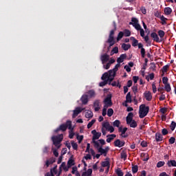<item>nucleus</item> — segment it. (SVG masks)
I'll return each mask as SVG.
<instances>
[{"instance_id": "nucleus-36", "label": "nucleus", "mask_w": 176, "mask_h": 176, "mask_svg": "<svg viewBox=\"0 0 176 176\" xmlns=\"http://www.w3.org/2000/svg\"><path fill=\"white\" fill-rule=\"evenodd\" d=\"M108 78H109L108 72H104L102 74L101 79H102V80H107V79H108Z\"/></svg>"}, {"instance_id": "nucleus-62", "label": "nucleus", "mask_w": 176, "mask_h": 176, "mask_svg": "<svg viewBox=\"0 0 176 176\" xmlns=\"http://www.w3.org/2000/svg\"><path fill=\"white\" fill-rule=\"evenodd\" d=\"M160 20L162 21L164 23L163 24H166V21L167 20V18L164 17V16L162 15L160 17Z\"/></svg>"}, {"instance_id": "nucleus-51", "label": "nucleus", "mask_w": 176, "mask_h": 176, "mask_svg": "<svg viewBox=\"0 0 176 176\" xmlns=\"http://www.w3.org/2000/svg\"><path fill=\"white\" fill-rule=\"evenodd\" d=\"M110 85H111V86H113V87H121L120 84H119V82H117L116 81H113L112 83H111Z\"/></svg>"}, {"instance_id": "nucleus-1", "label": "nucleus", "mask_w": 176, "mask_h": 176, "mask_svg": "<svg viewBox=\"0 0 176 176\" xmlns=\"http://www.w3.org/2000/svg\"><path fill=\"white\" fill-rule=\"evenodd\" d=\"M74 131V127H72V121L67 120L65 124H62L58 128L54 130V133H58V131H67V129Z\"/></svg>"}, {"instance_id": "nucleus-9", "label": "nucleus", "mask_w": 176, "mask_h": 176, "mask_svg": "<svg viewBox=\"0 0 176 176\" xmlns=\"http://www.w3.org/2000/svg\"><path fill=\"white\" fill-rule=\"evenodd\" d=\"M138 49H140V54L142 58H145V54L146 52L145 51V48H144V45L141 43H138Z\"/></svg>"}, {"instance_id": "nucleus-58", "label": "nucleus", "mask_w": 176, "mask_h": 176, "mask_svg": "<svg viewBox=\"0 0 176 176\" xmlns=\"http://www.w3.org/2000/svg\"><path fill=\"white\" fill-rule=\"evenodd\" d=\"M133 27L134 28H135V30H137V31H140V30H142V28H141V25H140V23L135 25Z\"/></svg>"}, {"instance_id": "nucleus-16", "label": "nucleus", "mask_w": 176, "mask_h": 176, "mask_svg": "<svg viewBox=\"0 0 176 176\" xmlns=\"http://www.w3.org/2000/svg\"><path fill=\"white\" fill-rule=\"evenodd\" d=\"M81 112L82 110H80V107H76V109L73 111V119H75V118H76V116H78V115H79V113H80Z\"/></svg>"}, {"instance_id": "nucleus-55", "label": "nucleus", "mask_w": 176, "mask_h": 176, "mask_svg": "<svg viewBox=\"0 0 176 176\" xmlns=\"http://www.w3.org/2000/svg\"><path fill=\"white\" fill-rule=\"evenodd\" d=\"M150 69H152V71H156V65L155 64V63H151Z\"/></svg>"}, {"instance_id": "nucleus-34", "label": "nucleus", "mask_w": 176, "mask_h": 176, "mask_svg": "<svg viewBox=\"0 0 176 176\" xmlns=\"http://www.w3.org/2000/svg\"><path fill=\"white\" fill-rule=\"evenodd\" d=\"M107 73L109 74V76H111V77L116 76V72H115L113 69H110Z\"/></svg>"}, {"instance_id": "nucleus-47", "label": "nucleus", "mask_w": 176, "mask_h": 176, "mask_svg": "<svg viewBox=\"0 0 176 176\" xmlns=\"http://www.w3.org/2000/svg\"><path fill=\"white\" fill-rule=\"evenodd\" d=\"M112 115H113V109H109L107 110V116H109V118H111V116H112Z\"/></svg>"}, {"instance_id": "nucleus-10", "label": "nucleus", "mask_w": 176, "mask_h": 176, "mask_svg": "<svg viewBox=\"0 0 176 176\" xmlns=\"http://www.w3.org/2000/svg\"><path fill=\"white\" fill-rule=\"evenodd\" d=\"M151 37L153 38L154 42H157V43H160V42H162V40H160V38H159V36L156 32H152L151 34Z\"/></svg>"}, {"instance_id": "nucleus-15", "label": "nucleus", "mask_w": 176, "mask_h": 176, "mask_svg": "<svg viewBox=\"0 0 176 176\" xmlns=\"http://www.w3.org/2000/svg\"><path fill=\"white\" fill-rule=\"evenodd\" d=\"M126 57H127V55L126 54H121L120 56V57L118 58L117 63L118 64H120V63H123L124 61V60H126Z\"/></svg>"}, {"instance_id": "nucleus-42", "label": "nucleus", "mask_w": 176, "mask_h": 176, "mask_svg": "<svg viewBox=\"0 0 176 176\" xmlns=\"http://www.w3.org/2000/svg\"><path fill=\"white\" fill-rule=\"evenodd\" d=\"M113 126L114 127H119V126H120V121L119 120H116L113 122Z\"/></svg>"}, {"instance_id": "nucleus-43", "label": "nucleus", "mask_w": 176, "mask_h": 176, "mask_svg": "<svg viewBox=\"0 0 176 176\" xmlns=\"http://www.w3.org/2000/svg\"><path fill=\"white\" fill-rule=\"evenodd\" d=\"M94 123H96V119L91 120V121L89 122L87 124V129H90L91 127H92V126H93V124H94Z\"/></svg>"}, {"instance_id": "nucleus-39", "label": "nucleus", "mask_w": 176, "mask_h": 176, "mask_svg": "<svg viewBox=\"0 0 176 176\" xmlns=\"http://www.w3.org/2000/svg\"><path fill=\"white\" fill-rule=\"evenodd\" d=\"M72 146L74 151H78V143H76L74 140L72 141Z\"/></svg>"}, {"instance_id": "nucleus-27", "label": "nucleus", "mask_w": 176, "mask_h": 176, "mask_svg": "<svg viewBox=\"0 0 176 176\" xmlns=\"http://www.w3.org/2000/svg\"><path fill=\"white\" fill-rule=\"evenodd\" d=\"M172 12L173 10H171V8L170 7H166L164 8V13L166 16H169V14L172 13Z\"/></svg>"}, {"instance_id": "nucleus-56", "label": "nucleus", "mask_w": 176, "mask_h": 176, "mask_svg": "<svg viewBox=\"0 0 176 176\" xmlns=\"http://www.w3.org/2000/svg\"><path fill=\"white\" fill-rule=\"evenodd\" d=\"M113 79H115V76H113V77L109 76V78L106 80H107V83L109 82V85H111Z\"/></svg>"}, {"instance_id": "nucleus-25", "label": "nucleus", "mask_w": 176, "mask_h": 176, "mask_svg": "<svg viewBox=\"0 0 176 176\" xmlns=\"http://www.w3.org/2000/svg\"><path fill=\"white\" fill-rule=\"evenodd\" d=\"M131 41H132V46L133 47H135V46H138V40L135 38V37H131Z\"/></svg>"}, {"instance_id": "nucleus-46", "label": "nucleus", "mask_w": 176, "mask_h": 176, "mask_svg": "<svg viewBox=\"0 0 176 176\" xmlns=\"http://www.w3.org/2000/svg\"><path fill=\"white\" fill-rule=\"evenodd\" d=\"M59 168H63V170L65 171H68V168H67V166L65 165V162H63L60 164V166L59 167Z\"/></svg>"}, {"instance_id": "nucleus-41", "label": "nucleus", "mask_w": 176, "mask_h": 176, "mask_svg": "<svg viewBox=\"0 0 176 176\" xmlns=\"http://www.w3.org/2000/svg\"><path fill=\"white\" fill-rule=\"evenodd\" d=\"M175 127H176V122L174 121H172L170 126V129L172 131H174V130H175Z\"/></svg>"}, {"instance_id": "nucleus-12", "label": "nucleus", "mask_w": 176, "mask_h": 176, "mask_svg": "<svg viewBox=\"0 0 176 176\" xmlns=\"http://www.w3.org/2000/svg\"><path fill=\"white\" fill-rule=\"evenodd\" d=\"M126 142L124 141H120V140L117 139L114 142V146H117L118 148H122V146H124Z\"/></svg>"}, {"instance_id": "nucleus-31", "label": "nucleus", "mask_w": 176, "mask_h": 176, "mask_svg": "<svg viewBox=\"0 0 176 176\" xmlns=\"http://www.w3.org/2000/svg\"><path fill=\"white\" fill-rule=\"evenodd\" d=\"M87 94L90 98L96 96V92L93 89L88 91Z\"/></svg>"}, {"instance_id": "nucleus-2", "label": "nucleus", "mask_w": 176, "mask_h": 176, "mask_svg": "<svg viewBox=\"0 0 176 176\" xmlns=\"http://www.w3.org/2000/svg\"><path fill=\"white\" fill-rule=\"evenodd\" d=\"M134 117V113L132 112H130L128 113V116L126 118V124H129L130 127L132 129H135L138 124H137V121H135L133 120V118Z\"/></svg>"}, {"instance_id": "nucleus-19", "label": "nucleus", "mask_w": 176, "mask_h": 176, "mask_svg": "<svg viewBox=\"0 0 176 176\" xmlns=\"http://www.w3.org/2000/svg\"><path fill=\"white\" fill-rule=\"evenodd\" d=\"M157 34L160 36V41H162V42H163V41H164V35H166V32H164V31L163 30H158Z\"/></svg>"}, {"instance_id": "nucleus-54", "label": "nucleus", "mask_w": 176, "mask_h": 176, "mask_svg": "<svg viewBox=\"0 0 176 176\" xmlns=\"http://www.w3.org/2000/svg\"><path fill=\"white\" fill-rule=\"evenodd\" d=\"M152 89H153V92L155 94L156 93V91H157V89L156 88V83L153 82Z\"/></svg>"}, {"instance_id": "nucleus-24", "label": "nucleus", "mask_w": 176, "mask_h": 176, "mask_svg": "<svg viewBox=\"0 0 176 176\" xmlns=\"http://www.w3.org/2000/svg\"><path fill=\"white\" fill-rule=\"evenodd\" d=\"M108 43H110V46H113L115 43V38L112 36H109V38L107 40Z\"/></svg>"}, {"instance_id": "nucleus-57", "label": "nucleus", "mask_w": 176, "mask_h": 176, "mask_svg": "<svg viewBox=\"0 0 176 176\" xmlns=\"http://www.w3.org/2000/svg\"><path fill=\"white\" fill-rule=\"evenodd\" d=\"M74 135H75V133H74L72 130H70L69 133V138H70V140H72L74 138Z\"/></svg>"}, {"instance_id": "nucleus-50", "label": "nucleus", "mask_w": 176, "mask_h": 176, "mask_svg": "<svg viewBox=\"0 0 176 176\" xmlns=\"http://www.w3.org/2000/svg\"><path fill=\"white\" fill-rule=\"evenodd\" d=\"M102 167H109V161L102 162Z\"/></svg>"}, {"instance_id": "nucleus-52", "label": "nucleus", "mask_w": 176, "mask_h": 176, "mask_svg": "<svg viewBox=\"0 0 176 176\" xmlns=\"http://www.w3.org/2000/svg\"><path fill=\"white\" fill-rule=\"evenodd\" d=\"M106 85H108V80H104L99 83V86L100 87H104V86H105Z\"/></svg>"}, {"instance_id": "nucleus-29", "label": "nucleus", "mask_w": 176, "mask_h": 176, "mask_svg": "<svg viewBox=\"0 0 176 176\" xmlns=\"http://www.w3.org/2000/svg\"><path fill=\"white\" fill-rule=\"evenodd\" d=\"M130 47H131V45L130 44L122 43V48L123 50L127 51L129 49H130Z\"/></svg>"}, {"instance_id": "nucleus-22", "label": "nucleus", "mask_w": 176, "mask_h": 176, "mask_svg": "<svg viewBox=\"0 0 176 176\" xmlns=\"http://www.w3.org/2000/svg\"><path fill=\"white\" fill-rule=\"evenodd\" d=\"M144 97L146 101H151L152 100V94L149 91L144 93Z\"/></svg>"}, {"instance_id": "nucleus-8", "label": "nucleus", "mask_w": 176, "mask_h": 176, "mask_svg": "<svg viewBox=\"0 0 176 176\" xmlns=\"http://www.w3.org/2000/svg\"><path fill=\"white\" fill-rule=\"evenodd\" d=\"M103 102H104V104L108 105L109 107H111V105H113L112 96L111 95H107V96L104 100Z\"/></svg>"}, {"instance_id": "nucleus-18", "label": "nucleus", "mask_w": 176, "mask_h": 176, "mask_svg": "<svg viewBox=\"0 0 176 176\" xmlns=\"http://www.w3.org/2000/svg\"><path fill=\"white\" fill-rule=\"evenodd\" d=\"M155 140L157 141V142H160L163 141V135H162V133L159 132H157L155 133Z\"/></svg>"}, {"instance_id": "nucleus-3", "label": "nucleus", "mask_w": 176, "mask_h": 176, "mask_svg": "<svg viewBox=\"0 0 176 176\" xmlns=\"http://www.w3.org/2000/svg\"><path fill=\"white\" fill-rule=\"evenodd\" d=\"M91 134H93L92 142L94 148H100V142H98V141H96V140H98L100 137H101V133L97 132V131L94 129L91 131Z\"/></svg>"}, {"instance_id": "nucleus-64", "label": "nucleus", "mask_w": 176, "mask_h": 176, "mask_svg": "<svg viewBox=\"0 0 176 176\" xmlns=\"http://www.w3.org/2000/svg\"><path fill=\"white\" fill-rule=\"evenodd\" d=\"M138 176H146V171L142 170L140 174Z\"/></svg>"}, {"instance_id": "nucleus-28", "label": "nucleus", "mask_w": 176, "mask_h": 176, "mask_svg": "<svg viewBox=\"0 0 176 176\" xmlns=\"http://www.w3.org/2000/svg\"><path fill=\"white\" fill-rule=\"evenodd\" d=\"M93 116H94V114L91 111H89L85 113V118H87V119H91Z\"/></svg>"}, {"instance_id": "nucleus-11", "label": "nucleus", "mask_w": 176, "mask_h": 176, "mask_svg": "<svg viewBox=\"0 0 176 176\" xmlns=\"http://www.w3.org/2000/svg\"><path fill=\"white\" fill-rule=\"evenodd\" d=\"M100 60L102 61V64H105V63H108V61H109V55H108V54H104L101 55Z\"/></svg>"}, {"instance_id": "nucleus-59", "label": "nucleus", "mask_w": 176, "mask_h": 176, "mask_svg": "<svg viewBox=\"0 0 176 176\" xmlns=\"http://www.w3.org/2000/svg\"><path fill=\"white\" fill-rule=\"evenodd\" d=\"M141 146H142V148H146V146H148V142H146V141H142L140 144Z\"/></svg>"}, {"instance_id": "nucleus-7", "label": "nucleus", "mask_w": 176, "mask_h": 176, "mask_svg": "<svg viewBox=\"0 0 176 176\" xmlns=\"http://www.w3.org/2000/svg\"><path fill=\"white\" fill-rule=\"evenodd\" d=\"M127 127L122 128V126H120L118 128V132L121 133L120 135L122 137V138H127V137H129V135L126 133V131H127Z\"/></svg>"}, {"instance_id": "nucleus-33", "label": "nucleus", "mask_w": 176, "mask_h": 176, "mask_svg": "<svg viewBox=\"0 0 176 176\" xmlns=\"http://www.w3.org/2000/svg\"><path fill=\"white\" fill-rule=\"evenodd\" d=\"M164 89H165L166 91H167V93H170V91H171V85H170V83L165 84Z\"/></svg>"}, {"instance_id": "nucleus-35", "label": "nucleus", "mask_w": 176, "mask_h": 176, "mask_svg": "<svg viewBox=\"0 0 176 176\" xmlns=\"http://www.w3.org/2000/svg\"><path fill=\"white\" fill-rule=\"evenodd\" d=\"M123 36H124V33H123V32H120L117 36V41L119 42V41H120Z\"/></svg>"}, {"instance_id": "nucleus-26", "label": "nucleus", "mask_w": 176, "mask_h": 176, "mask_svg": "<svg viewBox=\"0 0 176 176\" xmlns=\"http://www.w3.org/2000/svg\"><path fill=\"white\" fill-rule=\"evenodd\" d=\"M138 23V19L137 18L133 17L131 19V22H129V25H133V27H134Z\"/></svg>"}, {"instance_id": "nucleus-17", "label": "nucleus", "mask_w": 176, "mask_h": 176, "mask_svg": "<svg viewBox=\"0 0 176 176\" xmlns=\"http://www.w3.org/2000/svg\"><path fill=\"white\" fill-rule=\"evenodd\" d=\"M116 138V134H111V135H107V142L109 143L113 141Z\"/></svg>"}, {"instance_id": "nucleus-60", "label": "nucleus", "mask_w": 176, "mask_h": 176, "mask_svg": "<svg viewBox=\"0 0 176 176\" xmlns=\"http://www.w3.org/2000/svg\"><path fill=\"white\" fill-rule=\"evenodd\" d=\"M175 138L171 137L169 139V144H175Z\"/></svg>"}, {"instance_id": "nucleus-30", "label": "nucleus", "mask_w": 176, "mask_h": 176, "mask_svg": "<svg viewBox=\"0 0 176 176\" xmlns=\"http://www.w3.org/2000/svg\"><path fill=\"white\" fill-rule=\"evenodd\" d=\"M154 78H155V74H153V73H151L148 76H146V79L147 82H149V79L151 80H153Z\"/></svg>"}, {"instance_id": "nucleus-45", "label": "nucleus", "mask_w": 176, "mask_h": 176, "mask_svg": "<svg viewBox=\"0 0 176 176\" xmlns=\"http://www.w3.org/2000/svg\"><path fill=\"white\" fill-rule=\"evenodd\" d=\"M120 157L121 159H124V160H127V154L125 152H122L120 153Z\"/></svg>"}, {"instance_id": "nucleus-63", "label": "nucleus", "mask_w": 176, "mask_h": 176, "mask_svg": "<svg viewBox=\"0 0 176 176\" xmlns=\"http://www.w3.org/2000/svg\"><path fill=\"white\" fill-rule=\"evenodd\" d=\"M108 131H109L110 133H113V131H115V128H113L112 126H109V129H107Z\"/></svg>"}, {"instance_id": "nucleus-23", "label": "nucleus", "mask_w": 176, "mask_h": 176, "mask_svg": "<svg viewBox=\"0 0 176 176\" xmlns=\"http://www.w3.org/2000/svg\"><path fill=\"white\" fill-rule=\"evenodd\" d=\"M73 157H74V155H72L67 162V164L69 167L72 166H75V160H74Z\"/></svg>"}, {"instance_id": "nucleus-14", "label": "nucleus", "mask_w": 176, "mask_h": 176, "mask_svg": "<svg viewBox=\"0 0 176 176\" xmlns=\"http://www.w3.org/2000/svg\"><path fill=\"white\" fill-rule=\"evenodd\" d=\"M80 101L83 105H86L89 102V96L86 94L82 95L80 98Z\"/></svg>"}, {"instance_id": "nucleus-20", "label": "nucleus", "mask_w": 176, "mask_h": 176, "mask_svg": "<svg viewBox=\"0 0 176 176\" xmlns=\"http://www.w3.org/2000/svg\"><path fill=\"white\" fill-rule=\"evenodd\" d=\"M94 107H95V111L96 112H98V111H100V100H95V102H94Z\"/></svg>"}, {"instance_id": "nucleus-49", "label": "nucleus", "mask_w": 176, "mask_h": 176, "mask_svg": "<svg viewBox=\"0 0 176 176\" xmlns=\"http://www.w3.org/2000/svg\"><path fill=\"white\" fill-rule=\"evenodd\" d=\"M111 126V124H109V122H103L102 123V127H104V129H106L107 130H108L109 127Z\"/></svg>"}, {"instance_id": "nucleus-38", "label": "nucleus", "mask_w": 176, "mask_h": 176, "mask_svg": "<svg viewBox=\"0 0 176 176\" xmlns=\"http://www.w3.org/2000/svg\"><path fill=\"white\" fill-rule=\"evenodd\" d=\"M122 32L125 36H130V35H131V32L127 29H125Z\"/></svg>"}, {"instance_id": "nucleus-37", "label": "nucleus", "mask_w": 176, "mask_h": 176, "mask_svg": "<svg viewBox=\"0 0 176 176\" xmlns=\"http://www.w3.org/2000/svg\"><path fill=\"white\" fill-rule=\"evenodd\" d=\"M132 173L133 174L138 173V165H134L132 166Z\"/></svg>"}, {"instance_id": "nucleus-48", "label": "nucleus", "mask_w": 176, "mask_h": 176, "mask_svg": "<svg viewBox=\"0 0 176 176\" xmlns=\"http://www.w3.org/2000/svg\"><path fill=\"white\" fill-rule=\"evenodd\" d=\"M116 173L118 176H123V171L119 168L116 170Z\"/></svg>"}, {"instance_id": "nucleus-21", "label": "nucleus", "mask_w": 176, "mask_h": 176, "mask_svg": "<svg viewBox=\"0 0 176 176\" xmlns=\"http://www.w3.org/2000/svg\"><path fill=\"white\" fill-rule=\"evenodd\" d=\"M166 164L168 167H176V161L175 160H169Z\"/></svg>"}, {"instance_id": "nucleus-13", "label": "nucleus", "mask_w": 176, "mask_h": 176, "mask_svg": "<svg viewBox=\"0 0 176 176\" xmlns=\"http://www.w3.org/2000/svg\"><path fill=\"white\" fill-rule=\"evenodd\" d=\"M57 165H56L52 169H51L50 173H47L45 176H54V174H57Z\"/></svg>"}, {"instance_id": "nucleus-44", "label": "nucleus", "mask_w": 176, "mask_h": 176, "mask_svg": "<svg viewBox=\"0 0 176 176\" xmlns=\"http://www.w3.org/2000/svg\"><path fill=\"white\" fill-rule=\"evenodd\" d=\"M164 164H166V162H164L163 161H160L157 164V168H160V167H163V166H164Z\"/></svg>"}, {"instance_id": "nucleus-5", "label": "nucleus", "mask_w": 176, "mask_h": 176, "mask_svg": "<svg viewBox=\"0 0 176 176\" xmlns=\"http://www.w3.org/2000/svg\"><path fill=\"white\" fill-rule=\"evenodd\" d=\"M148 113H149V107H146L145 104H141L139 110V117L140 119H144Z\"/></svg>"}, {"instance_id": "nucleus-53", "label": "nucleus", "mask_w": 176, "mask_h": 176, "mask_svg": "<svg viewBox=\"0 0 176 176\" xmlns=\"http://www.w3.org/2000/svg\"><path fill=\"white\" fill-rule=\"evenodd\" d=\"M162 83H164V85H168V78L163 77L162 78Z\"/></svg>"}, {"instance_id": "nucleus-61", "label": "nucleus", "mask_w": 176, "mask_h": 176, "mask_svg": "<svg viewBox=\"0 0 176 176\" xmlns=\"http://www.w3.org/2000/svg\"><path fill=\"white\" fill-rule=\"evenodd\" d=\"M140 10L143 14H146V8H145V7H141Z\"/></svg>"}, {"instance_id": "nucleus-32", "label": "nucleus", "mask_w": 176, "mask_h": 176, "mask_svg": "<svg viewBox=\"0 0 176 176\" xmlns=\"http://www.w3.org/2000/svg\"><path fill=\"white\" fill-rule=\"evenodd\" d=\"M125 102H131V94L129 92L126 96V101Z\"/></svg>"}, {"instance_id": "nucleus-4", "label": "nucleus", "mask_w": 176, "mask_h": 176, "mask_svg": "<svg viewBox=\"0 0 176 176\" xmlns=\"http://www.w3.org/2000/svg\"><path fill=\"white\" fill-rule=\"evenodd\" d=\"M63 138H64V135L63 134L52 137V141L53 144L55 145V146L58 148V149H59V148L61 147V145H60V144H61V142L63 141Z\"/></svg>"}, {"instance_id": "nucleus-6", "label": "nucleus", "mask_w": 176, "mask_h": 176, "mask_svg": "<svg viewBox=\"0 0 176 176\" xmlns=\"http://www.w3.org/2000/svg\"><path fill=\"white\" fill-rule=\"evenodd\" d=\"M98 149V152L100 153V155H103L104 156H107V153L109 151V146H106L105 148H102V146L96 148Z\"/></svg>"}, {"instance_id": "nucleus-40", "label": "nucleus", "mask_w": 176, "mask_h": 176, "mask_svg": "<svg viewBox=\"0 0 176 176\" xmlns=\"http://www.w3.org/2000/svg\"><path fill=\"white\" fill-rule=\"evenodd\" d=\"M168 68H170V65H166L163 66V67L162 69L163 74L167 72Z\"/></svg>"}]
</instances>
